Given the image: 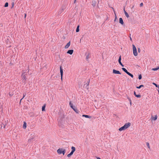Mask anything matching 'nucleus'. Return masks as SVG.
<instances>
[{
  "label": "nucleus",
  "mask_w": 159,
  "mask_h": 159,
  "mask_svg": "<svg viewBox=\"0 0 159 159\" xmlns=\"http://www.w3.org/2000/svg\"><path fill=\"white\" fill-rule=\"evenodd\" d=\"M143 4L142 2L140 4V7H141L142 6H143Z\"/></svg>",
  "instance_id": "nucleus-38"
},
{
  "label": "nucleus",
  "mask_w": 159,
  "mask_h": 159,
  "mask_svg": "<svg viewBox=\"0 0 159 159\" xmlns=\"http://www.w3.org/2000/svg\"><path fill=\"white\" fill-rule=\"evenodd\" d=\"M97 159H101V158L99 157H97Z\"/></svg>",
  "instance_id": "nucleus-44"
},
{
  "label": "nucleus",
  "mask_w": 159,
  "mask_h": 159,
  "mask_svg": "<svg viewBox=\"0 0 159 159\" xmlns=\"http://www.w3.org/2000/svg\"><path fill=\"white\" fill-rule=\"evenodd\" d=\"M76 0H74V3H75L76 2Z\"/></svg>",
  "instance_id": "nucleus-42"
},
{
  "label": "nucleus",
  "mask_w": 159,
  "mask_h": 159,
  "mask_svg": "<svg viewBox=\"0 0 159 159\" xmlns=\"http://www.w3.org/2000/svg\"><path fill=\"white\" fill-rule=\"evenodd\" d=\"M152 84L154 85L157 88H158V89H159V85L158 84H156L155 83L153 82L152 83Z\"/></svg>",
  "instance_id": "nucleus-18"
},
{
  "label": "nucleus",
  "mask_w": 159,
  "mask_h": 159,
  "mask_svg": "<svg viewBox=\"0 0 159 159\" xmlns=\"http://www.w3.org/2000/svg\"><path fill=\"white\" fill-rule=\"evenodd\" d=\"M60 72L61 74V79H62V75L63 74V70L61 66L60 67Z\"/></svg>",
  "instance_id": "nucleus-11"
},
{
  "label": "nucleus",
  "mask_w": 159,
  "mask_h": 159,
  "mask_svg": "<svg viewBox=\"0 0 159 159\" xmlns=\"http://www.w3.org/2000/svg\"><path fill=\"white\" fill-rule=\"evenodd\" d=\"M127 74H128V75H129V76H131L132 78H133L134 77L133 75L132 74H131V73H129V72H128L127 73Z\"/></svg>",
  "instance_id": "nucleus-23"
},
{
  "label": "nucleus",
  "mask_w": 159,
  "mask_h": 159,
  "mask_svg": "<svg viewBox=\"0 0 159 159\" xmlns=\"http://www.w3.org/2000/svg\"><path fill=\"white\" fill-rule=\"evenodd\" d=\"M70 41H69L66 45L65 47V48L66 49L67 48L70 46Z\"/></svg>",
  "instance_id": "nucleus-14"
},
{
  "label": "nucleus",
  "mask_w": 159,
  "mask_h": 159,
  "mask_svg": "<svg viewBox=\"0 0 159 159\" xmlns=\"http://www.w3.org/2000/svg\"><path fill=\"white\" fill-rule=\"evenodd\" d=\"M14 5V2H12V7H13Z\"/></svg>",
  "instance_id": "nucleus-40"
},
{
  "label": "nucleus",
  "mask_w": 159,
  "mask_h": 159,
  "mask_svg": "<svg viewBox=\"0 0 159 159\" xmlns=\"http://www.w3.org/2000/svg\"><path fill=\"white\" fill-rule=\"evenodd\" d=\"M147 146L148 147V148H150L149 144L148 143H146Z\"/></svg>",
  "instance_id": "nucleus-35"
},
{
  "label": "nucleus",
  "mask_w": 159,
  "mask_h": 159,
  "mask_svg": "<svg viewBox=\"0 0 159 159\" xmlns=\"http://www.w3.org/2000/svg\"><path fill=\"white\" fill-rule=\"evenodd\" d=\"M69 105L71 108H73V107H74V106L73 105V104L71 103V101L70 102Z\"/></svg>",
  "instance_id": "nucleus-20"
},
{
  "label": "nucleus",
  "mask_w": 159,
  "mask_h": 159,
  "mask_svg": "<svg viewBox=\"0 0 159 159\" xmlns=\"http://www.w3.org/2000/svg\"><path fill=\"white\" fill-rule=\"evenodd\" d=\"M6 122L5 121V123ZM6 125V124L5 123V124L3 123H2L1 125V128H2V127H3V128H5Z\"/></svg>",
  "instance_id": "nucleus-21"
},
{
  "label": "nucleus",
  "mask_w": 159,
  "mask_h": 159,
  "mask_svg": "<svg viewBox=\"0 0 159 159\" xmlns=\"http://www.w3.org/2000/svg\"><path fill=\"white\" fill-rule=\"evenodd\" d=\"M75 29L74 27L73 28H72V29Z\"/></svg>",
  "instance_id": "nucleus-49"
},
{
  "label": "nucleus",
  "mask_w": 159,
  "mask_h": 159,
  "mask_svg": "<svg viewBox=\"0 0 159 159\" xmlns=\"http://www.w3.org/2000/svg\"><path fill=\"white\" fill-rule=\"evenodd\" d=\"M73 154V153L72 152H70L67 155V156L68 157H70Z\"/></svg>",
  "instance_id": "nucleus-25"
},
{
  "label": "nucleus",
  "mask_w": 159,
  "mask_h": 159,
  "mask_svg": "<svg viewBox=\"0 0 159 159\" xmlns=\"http://www.w3.org/2000/svg\"><path fill=\"white\" fill-rule=\"evenodd\" d=\"M115 20H114V21L115 22L116 21V20L117 19V16H116V15L115 13Z\"/></svg>",
  "instance_id": "nucleus-33"
},
{
  "label": "nucleus",
  "mask_w": 159,
  "mask_h": 159,
  "mask_svg": "<svg viewBox=\"0 0 159 159\" xmlns=\"http://www.w3.org/2000/svg\"><path fill=\"white\" fill-rule=\"evenodd\" d=\"M72 109L77 113H79V111L78 110V109H77L76 107H75V106H74V107H73V108H72Z\"/></svg>",
  "instance_id": "nucleus-13"
},
{
  "label": "nucleus",
  "mask_w": 159,
  "mask_h": 159,
  "mask_svg": "<svg viewBox=\"0 0 159 159\" xmlns=\"http://www.w3.org/2000/svg\"><path fill=\"white\" fill-rule=\"evenodd\" d=\"M90 80L89 79L87 80V82L86 84H84L83 86V88L84 89H89V84L90 82Z\"/></svg>",
  "instance_id": "nucleus-4"
},
{
  "label": "nucleus",
  "mask_w": 159,
  "mask_h": 159,
  "mask_svg": "<svg viewBox=\"0 0 159 159\" xmlns=\"http://www.w3.org/2000/svg\"><path fill=\"white\" fill-rule=\"evenodd\" d=\"M157 115H156L155 117H152V120H155L157 119Z\"/></svg>",
  "instance_id": "nucleus-29"
},
{
  "label": "nucleus",
  "mask_w": 159,
  "mask_h": 159,
  "mask_svg": "<svg viewBox=\"0 0 159 159\" xmlns=\"http://www.w3.org/2000/svg\"><path fill=\"white\" fill-rule=\"evenodd\" d=\"M128 99L130 102V104L131 105V100L130 98H128Z\"/></svg>",
  "instance_id": "nucleus-37"
},
{
  "label": "nucleus",
  "mask_w": 159,
  "mask_h": 159,
  "mask_svg": "<svg viewBox=\"0 0 159 159\" xmlns=\"http://www.w3.org/2000/svg\"><path fill=\"white\" fill-rule=\"evenodd\" d=\"M130 40H132V38L130 37Z\"/></svg>",
  "instance_id": "nucleus-47"
},
{
  "label": "nucleus",
  "mask_w": 159,
  "mask_h": 159,
  "mask_svg": "<svg viewBox=\"0 0 159 159\" xmlns=\"http://www.w3.org/2000/svg\"><path fill=\"white\" fill-rule=\"evenodd\" d=\"M25 72H24L21 74L22 82L23 83H24V84H26V80L27 79L26 76L27 75L26 74H25Z\"/></svg>",
  "instance_id": "nucleus-2"
},
{
  "label": "nucleus",
  "mask_w": 159,
  "mask_h": 159,
  "mask_svg": "<svg viewBox=\"0 0 159 159\" xmlns=\"http://www.w3.org/2000/svg\"><path fill=\"white\" fill-rule=\"evenodd\" d=\"M57 153L59 154H62L64 155L66 152L65 149L62 148H59L57 151Z\"/></svg>",
  "instance_id": "nucleus-3"
},
{
  "label": "nucleus",
  "mask_w": 159,
  "mask_h": 159,
  "mask_svg": "<svg viewBox=\"0 0 159 159\" xmlns=\"http://www.w3.org/2000/svg\"><path fill=\"white\" fill-rule=\"evenodd\" d=\"M121 56L120 55L119 59H118V62L119 64L122 67L124 66V65L122 64V63L121 62Z\"/></svg>",
  "instance_id": "nucleus-7"
},
{
  "label": "nucleus",
  "mask_w": 159,
  "mask_h": 159,
  "mask_svg": "<svg viewBox=\"0 0 159 159\" xmlns=\"http://www.w3.org/2000/svg\"><path fill=\"white\" fill-rule=\"evenodd\" d=\"M26 13H25V17H24V18H26Z\"/></svg>",
  "instance_id": "nucleus-43"
},
{
  "label": "nucleus",
  "mask_w": 159,
  "mask_h": 159,
  "mask_svg": "<svg viewBox=\"0 0 159 159\" xmlns=\"http://www.w3.org/2000/svg\"><path fill=\"white\" fill-rule=\"evenodd\" d=\"M135 96L138 98H140L141 97V95L139 94H136Z\"/></svg>",
  "instance_id": "nucleus-30"
},
{
  "label": "nucleus",
  "mask_w": 159,
  "mask_h": 159,
  "mask_svg": "<svg viewBox=\"0 0 159 159\" xmlns=\"http://www.w3.org/2000/svg\"><path fill=\"white\" fill-rule=\"evenodd\" d=\"M158 69H158V67H157L155 68H152V70H153V71H156V70H157Z\"/></svg>",
  "instance_id": "nucleus-27"
},
{
  "label": "nucleus",
  "mask_w": 159,
  "mask_h": 159,
  "mask_svg": "<svg viewBox=\"0 0 159 159\" xmlns=\"http://www.w3.org/2000/svg\"><path fill=\"white\" fill-rule=\"evenodd\" d=\"M76 32H78L80 30H76Z\"/></svg>",
  "instance_id": "nucleus-45"
},
{
  "label": "nucleus",
  "mask_w": 159,
  "mask_h": 159,
  "mask_svg": "<svg viewBox=\"0 0 159 159\" xmlns=\"http://www.w3.org/2000/svg\"><path fill=\"white\" fill-rule=\"evenodd\" d=\"M158 69H159V66L158 67Z\"/></svg>",
  "instance_id": "nucleus-50"
},
{
  "label": "nucleus",
  "mask_w": 159,
  "mask_h": 159,
  "mask_svg": "<svg viewBox=\"0 0 159 159\" xmlns=\"http://www.w3.org/2000/svg\"><path fill=\"white\" fill-rule=\"evenodd\" d=\"M23 97L20 99V102H21V100L25 97V95H26V94L25 93H23Z\"/></svg>",
  "instance_id": "nucleus-31"
},
{
  "label": "nucleus",
  "mask_w": 159,
  "mask_h": 159,
  "mask_svg": "<svg viewBox=\"0 0 159 159\" xmlns=\"http://www.w3.org/2000/svg\"><path fill=\"white\" fill-rule=\"evenodd\" d=\"M82 116L85 117L86 118H88L89 119H90L92 117L91 116H90L89 115H82Z\"/></svg>",
  "instance_id": "nucleus-15"
},
{
  "label": "nucleus",
  "mask_w": 159,
  "mask_h": 159,
  "mask_svg": "<svg viewBox=\"0 0 159 159\" xmlns=\"http://www.w3.org/2000/svg\"><path fill=\"white\" fill-rule=\"evenodd\" d=\"M142 78V75L141 74H140L139 75L138 78L139 80H141Z\"/></svg>",
  "instance_id": "nucleus-32"
},
{
  "label": "nucleus",
  "mask_w": 159,
  "mask_h": 159,
  "mask_svg": "<svg viewBox=\"0 0 159 159\" xmlns=\"http://www.w3.org/2000/svg\"><path fill=\"white\" fill-rule=\"evenodd\" d=\"M79 28H80V25H78L77 26V27L76 28V30H79Z\"/></svg>",
  "instance_id": "nucleus-36"
},
{
  "label": "nucleus",
  "mask_w": 159,
  "mask_h": 159,
  "mask_svg": "<svg viewBox=\"0 0 159 159\" xmlns=\"http://www.w3.org/2000/svg\"><path fill=\"white\" fill-rule=\"evenodd\" d=\"M122 69L124 71L125 73H126L127 74L129 72L127 70L124 68H122Z\"/></svg>",
  "instance_id": "nucleus-19"
},
{
  "label": "nucleus",
  "mask_w": 159,
  "mask_h": 159,
  "mask_svg": "<svg viewBox=\"0 0 159 159\" xmlns=\"http://www.w3.org/2000/svg\"><path fill=\"white\" fill-rule=\"evenodd\" d=\"M138 51L139 52H140V50L139 48H138Z\"/></svg>",
  "instance_id": "nucleus-39"
},
{
  "label": "nucleus",
  "mask_w": 159,
  "mask_h": 159,
  "mask_svg": "<svg viewBox=\"0 0 159 159\" xmlns=\"http://www.w3.org/2000/svg\"><path fill=\"white\" fill-rule=\"evenodd\" d=\"M119 22L122 25H125V23L124 22L122 18H119Z\"/></svg>",
  "instance_id": "nucleus-8"
},
{
  "label": "nucleus",
  "mask_w": 159,
  "mask_h": 159,
  "mask_svg": "<svg viewBox=\"0 0 159 159\" xmlns=\"http://www.w3.org/2000/svg\"><path fill=\"white\" fill-rule=\"evenodd\" d=\"M130 125L131 123L129 122L126 123L124 126L119 128L118 130L120 131L124 130L129 127L130 126Z\"/></svg>",
  "instance_id": "nucleus-1"
},
{
  "label": "nucleus",
  "mask_w": 159,
  "mask_h": 159,
  "mask_svg": "<svg viewBox=\"0 0 159 159\" xmlns=\"http://www.w3.org/2000/svg\"><path fill=\"white\" fill-rule=\"evenodd\" d=\"M113 73L115 74H121V73L118 70H116L115 69H113Z\"/></svg>",
  "instance_id": "nucleus-9"
},
{
  "label": "nucleus",
  "mask_w": 159,
  "mask_h": 159,
  "mask_svg": "<svg viewBox=\"0 0 159 159\" xmlns=\"http://www.w3.org/2000/svg\"><path fill=\"white\" fill-rule=\"evenodd\" d=\"M45 105H44L42 106V111H45Z\"/></svg>",
  "instance_id": "nucleus-24"
},
{
  "label": "nucleus",
  "mask_w": 159,
  "mask_h": 159,
  "mask_svg": "<svg viewBox=\"0 0 159 159\" xmlns=\"http://www.w3.org/2000/svg\"><path fill=\"white\" fill-rule=\"evenodd\" d=\"M33 139H34V138H32L31 139H29L28 142H31Z\"/></svg>",
  "instance_id": "nucleus-34"
},
{
  "label": "nucleus",
  "mask_w": 159,
  "mask_h": 159,
  "mask_svg": "<svg viewBox=\"0 0 159 159\" xmlns=\"http://www.w3.org/2000/svg\"><path fill=\"white\" fill-rule=\"evenodd\" d=\"M85 56H86V59L87 61H88L90 57V54L89 52H87L85 53Z\"/></svg>",
  "instance_id": "nucleus-6"
},
{
  "label": "nucleus",
  "mask_w": 159,
  "mask_h": 159,
  "mask_svg": "<svg viewBox=\"0 0 159 159\" xmlns=\"http://www.w3.org/2000/svg\"><path fill=\"white\" fill-rule=\"evenodd\" d=\"M134 95L135 96V95H136V92L135 91H134Z\"/></svg>",
  "instance_id": "nucleus-41"
},
{
  "label": "nucleus",
  "mask_w": 159,
  "mask_h": 159,
  "mask_svg": "<svg viewBox=\"0 0 159 159\" xmlns=\"http://www.w3.org/2000/svg\"><path fill=\"white\" fill-rule=\"evenodd\" d=\"M66 7L65 6H62L61 8V11H59V13L60 14L61 13L66 9Z\"/></svg>",
  "instance_id": "nucleus-10"
},
{
  "label": "nucleus",
  "mask_w": 159,
  "mask_h": 159,
  "mask_svg": "<svg viewBox=\"0 0 159 159\" xmlns=\"http://www.w3.org/2000/svg\"><path fill=\"white\" fill-rule=\"evenodd\" d=\"M26 127V122H24L23 127L24 129H25Z\"/></svg>",
  "instance_id": "nucleus-22"
},
{
  "label": "nucleus",
  "mask_w": 159,
  "mask_h": 159,
  "mask_svg": "<svg viewBox=\"0 0 159 159\" xmlns=\"http://www.w3.org/2000/svg\"><path fill=\"white\" fill-rule=\"evenodd\" d=\"M8 6V3L7 2H6L4 5V7H7Z\"/></svg>",
  "instance_id": "nucleus-28"
},
{
  "label": "nucleus",
  "mask_w": 159,
  "mask_h": 159,
  "mask_svg": "<svg viewBox=\"0 0 159 159\" xmlns=\"http://www.w3.org/2000/svg\"><path fill=\"white\" fill-rule=\"evenodd\" d=\"M73 51H74L72 49L69 50L67 51V53L70 55H72L73 53Z\"/></svg>",
  "instance_id": "nucleus-12"
},
{
  "label": "nucleus",
  "mask_w": 159,
  "mask_h": 159,
  "mask_svg": "<svg viewBox=\"0 0 159 159\" xmlns=\"http://www.w3.org/2000/svg\"><path fill=\"white\" fill-rule=\"evenodd\" d=\"M144 86L143 85H140L139 86H137L136 88L137 89H140L142 87H143Z\"/></svg>",
  "instance_id": "nucleus-26"
},
{
  "label": "nucleus",
  "mask_w": 159,
  "mask_h": 159,
  "mask_svg": "<svg viewBox=\"0 0 159 159\" xmlns=\"http://www.w3.org/2000/svg\"><path fill=\"white\" fill-rule=\"evenodd\" d=\"M133 50L134 55V56H137L138 55V53L137 51V49L135 46L133 44Z\"/></svg>",
  "instance_id": "nucleus-5"
},
{
  "label": "nucleus",
  "mask_w": 159,
  "mask_h": 159,
  "mask_svg": "<svg viewBox=\"0 0 159 159\" xmlns=\"http://www.w3.org/2000/svg\"><path fill=\"white\" fill-rule=\"evenodd\" d=\"M124 11L125 16L127 18L129 17V15L128 14V13L125 10V9H124Z\"/></svg>",
  "instance_id": "nucleus-17"
},
{
  "label": "nucleus",
  "mask_w": 159,
  "mask_h": 159,
  "mask_svg": "<svg viewBox=\"0 0 159 159\" xmlns=\"http://www.w3.org/2000/svg\"><path fill=\"white\" fill-rule=\"evenodd\" d=\"M71 152H72L74 153V152L75 151V148L73 146H72L71 148Z\"/></svg>",
  "instance_id": "nucleus-16"
},
{
  "label": "nucleus",
  "mask_w": 159,
  "mask_h": 159,
  "mask_svg": "<svg viewBox=\"0 0 159 159\" xmlns=\"http://www.w3.org/2000/svg\"><path fill=\"white\" fill-rule=\"evenodd\" d=\"M134 7V6L133 5L131 7V8L132 9Z\"/></svg>",
  "instance_id": "nucleus-46"
},
{
  "label": "nucleus",
  "mask_w": 159,
  "mask_h": 159,
  "mask_svg": "<svg viewBox=\"0 0 159 159\" xmlns=\"http://www.w3.org/2000/svg\"><path fill=\"white\" fill-rule=\"evenodd\" d=\"M157 90L158 91L159 94V89H157Z\"/></svg>",
  "instance_id": "nucleus-48"
}]
</instances>
